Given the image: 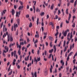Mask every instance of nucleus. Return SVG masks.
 I'll return each mask as SVG.
<instances>
[{"mask_svg": "<svg viewBox=\"0 0 77 77\" xmlns=\"http://www.w3.org/2000/svg\"><path fill=\"white\" fill-rule=\"evenodd\" d=\"M20 13H21V11H19V12H18V11H17V13L16 15V17H19V15H20Z\"/></svg>", "mask_w": 77, "mask_h": 77, "instance_id": "f257e3e1", "label": "nucleus"}, {"mask_svg": "<svg viewBox=\"0 0 77 77\" xmlns=\"http://www.w3.org/2000/svg\"><path fill=\"white\" fill-rule=\"evenodd\" d=\"M6 35L8 36V41L9 42L10 41V34H9V35H8V32H6Z\"/></svg>", "mask_w": 77, "mask_h": 77, "instance_id": "f03ea898", "label": "nucleus"}, {"mask_svg": "<svg viewBox=\"0 0 77 77\" xmlns=\"http://www.w3.org/2000/svg\"><path fill=\"white\" fill-rule=\"evenodd\" d=\"M14 57H15L16 56V51H14V52H12L11 53V56L12 57L13 55L14 54Z\"/></svg>", "mask_w": 77, "mask_h": 77, "instance_id": "7ed1b4c3", "label": "nucleus"}, {"mask_svg": "<svg viewBox=\"0 0 77 77\" xmlns=\"http://www.w3.org/2000/svg\"><path fill=\"white\" fill-rule=\"evenodd\" d=\"M14 30L15 31L16 30V28H17L18 27V25L17 24H15V23H14Z\"/></svg>", "mask_w": 77, "mask_h": 77, "instance_id": "20e7f679", "label": "nucleus"}, {"mask_svg": "<svg viewBox=\"0 0 77 77\" xmlns=\"http://www.w3.org/2000/svg\"><path fill=\"white\" fill-rule=\"evenodd\" d=\"M70 32H69L68 34L67 35V40L69 41L71 39L69 38L70 36Z\"/></svg>", "mask_w": 77, "mask_h": 77, "instance_id": "39448f33", "label": "nucleus"}, {"mask_svg": "<svg viewBox=\"0 0 77 77\" xmlns=\"http://www.w3.org/2000/svg\"><path fill=\"white\" fill-rule=\"evenodd\" d=\"M63 34V35L65 37H66V36L67 34V31L66 30L64 32L63 31V32L62 33Z\"/></svg>", "mask_w": 77, "mask_h": 77, "instance_id": "423d86ee", "label": "nucleus"}, {"mask_svg": "<svg viewBox=\"0 0 77 77\" xmlns=\"http://www.w3.org/2000/svg\"><path fill=\"white\" fill-rule=\"evenodd\" d=\"M11 13H12V15L13 16L15 14V11L14 10V9H12Z\"/></svg>", "mask_w": 77, "mask_h": 77, "instance_id": "0eeeda50", "label": "nucleus"}, {"mask_svg": "<svg viewBox=\"0 0 77 77\" xmlns=\"http://www.w3.org/2000/svg\"><path fill=\"white\" fill-rule=\"evenodd\" d=\"M49 39L51 40V41H53V38L51 37V36H49L48 37Z\"/></svg>", "mask_w": 77, "mask_h": 77, "instance_id": "6e6552de", "label": "nucleus"}, {"mask_svg": "<svg viewBox=\"0 0 77 77\" xmlns=\"http://www.w3.org/2000/svg\"><path fill=\"white\" fill-rule=\"evenodd\" d=\"M5 50H7V51H6L7 52L8 51V48L7 46H5Z\"/></svg>", "mask_w": 77, "mask_h": 77, "instance_id": "1a4fd4ad", "label": "nucleus"}, {"mask_svg": "<svg viewBox=\"0 0 77 77\" xmlns=\"http://www.w3.org/2000/svg\"><path fill=\"white\" fill-rule=\"evenodd\" d=\"M10 38V42H12L13 40V37H12L11 35L10 36V37L9 39Z\"/></svg>", "mask_w": 77, "mask_h": 77, "instance_id": "9d476101", "label": "nucleus"}, {"mask_svg": "<svg viewBox=\"0 0 77 77\" xmlns=\"http://www.w3.org/2000/svg\"><path fill=\"white\" fill-rule=\"evenodd\" d=\"M53 68V66L52 65H51V68H50V71L51 73L52 72V69Z\"/></svg>", "mask_w": 77, "mask_h": 77, "instance_id": "9b49d317", "label": "nucleus"}, {"mask_svg": "<svg viewBox=\"0 0 77 77\" xmlns=\"http://www.w3.org/2000/svg\"><path fill=\"white\" fill-rule=\"evenodd\" d=\"M70 35H71V36L70 37V38L71 40V39H72V37H73L72 32H71Z\"/></svg>", "mask_w": 77, "mask_h": 77, "instance_id": "f8f14e48", "label": "nucleus"}, {"mask_svg": "<svg viewBox=\"0 0 77 77\" xmlns=\"http://www.w3.org/2000/svg\"><path fill=\"white\" fill-rule=\"evenodd\" d=\"M36 11L37 12H40V10L38 8H37Z\"/></svg>", "mask_w": 77, "mask_h": 77, "instance_id": "ddd939ff", "label": "nucleus"}, {"mask_svg": "<svg viewBox=\"0 0 77 77\" xmlns=\"http://www.w3.org/2000/svg\"><path fill=\"white\" fill-rule=\"evenodd\" d=\"M54 50L53 49H52L51 50H50L49 51V52L50 53H52L53 51Z\"/></svg>", "mask_w": 77, "mask_h": 77, "instance_id": "4468645a", "label": "nucleus"}, {"mask_svg": "<svg viewBox=\"0 0 77 77\" xmlns=\"http://www.w3.org/2000/svg\"><path fill=\"white\" fill-rule=\"evenodd\" d=\"M54 7V4H53L51 7V10H53V9Z\"/></svg>", "mask_w": 77, "mask_h": 77, "instance_id": "2eb2a0df", "label": "nucleus"}, {"mask_svg": "<svg viewBox=\"0 0 77 77\" xmlns=\"http://www.w3.org/2000/svg\"><path fill=\"white\" fill-rule=\"evenodd\" d=\"M39 21V19L38 18L37 19V25H38V24Z\"/></svg>", "mask_w": 77, "mask_h": 77, "instance_id": "dca6fc26", "label": "nucleus"}, {"mask_svg": "<svg viewBox=\"0 0 77 77\" xmlns=\"http://www.w3.org/2000/svg\"><path fill=\"white\" fill-rule=\"evenodd\" d=\"M32 26V22H30V23L29 25V27L31 28Z\"/></svg>", "mask_w": 77, "mask_h": 77, "instance_id": "f3484780", "label": "nucleus"}, {"mask_svg": "<svg viewBox=\"0 0 77 77\" xmlns=\"http://www.w3.org/2000/svg\"><path fill=\"white\" fill-rule=\"evenodd\" d=\"M68 10H69V8H67L66 11V13L68 14H69Z\"/></svg>", "mask_w": 77, "mask_h": 77, "instance_id": "a211bd4d", "label": "nucleus"}, {"mask_svg": "<svg viewBox=\"0 0 77 77\" xmlns=\"http://www.w3.org/2000/svg\"><path fill=\"white\" fill-rule=\"evenodd\" d=\"M71 18V14H70V13H69V19H68V20L69 21L70 19Z\"/></svg>", "mask_w": 77, "mask_h": 77, "instance_id": "6ab92c4d", "label": "nucleus"}, {"mask_svg": "<svg viewBox=\"0 0 77 77\" xmlns=\"http://www.w3.org/2000/svg\"><path fill=\"white\" fill-rule=\"evenodd\" d=\"M75 69H76V70L77 71V67H75V66H74V68L73 69V70H74Z\"/></svg>", "mask_w": 77, "mask_h": 77, "instance_id": "aec40b11", "label": "nucleus"}, {"mask_svg": "<svg viewBox=\"0 0 77 77\" xmlns=\"http://www.w3.org/2000/svg\"><path fill=\"white\" fill-rule=\"evenodd\" d=\"M45 14V13L44 12H43L41 14H40V15L42 16L44 15Z\"/></svg>", "mask_w": 77, "mask_h": 77, "instance_id": "412c9836", "label": "nucleus"}, {"mask_svg": "<svg viewBox=\"0 0 77 77\" xmlns=\"http://www.w3.org/2000/svg\"><path fill=\"white\" fill-rule=\"evenodd\" d=\"M57 72V69H55V71H54L53 72V73H55L56 74Z\"/></svg>", "mask_w": 77, "mask_h": 77, "instance_id": "4be33fe9", "label": "nucleus"}, {"mask_svg": "<svg viewBox=\"0 0 77 77\" xmlns=\"http://www.w3.org/2000/svg\"><path fill=\"white\" fill-rule=\"evenodd\" d=\"M66 42L65 41L64 42V45H63V47H65L66 46Z\"/></svg>", "mask_w": 77, "mask_h": 77, "instance_id": "5701e85b", "label": "nucleus"}, {"mask_svg": "<svg viewBox=\"0 0 77 77\" xmlns=\"http://www.w3.org/2000/svg\"><path fill=\"white\" fill-rule=\"evenodd\" d=\"M58 18V16L57 15H56V17L55 18H54V20H57V19Z\"/></svg>", "mask_w": 77, "mask_h": 77, "instance_id": "b1692460", "label": "nucleus"}, {"mask_svg": "<svg viewBox=\"0 0 77 77\" xmlns=\"http://www.w3.org/2000/svg\"><path fill=\"white\" fill-rule=\"evenodd\" d=\"M34 61H35V62H36V64H37V63L38 62V60H36V59L35 58Z\"/></svg>", "mask_w": 77, "mask_h": 77, "instance_id": "393cba45", "label": "nucleus"}, {"mask_svg": "<svg viewBox=\"0 0 77 77\" xmlns=\"http://www.w3.org/2000/svg\"><path fill=\"white\" fill-rule=\"evenodd\" d=\"M19 3L20 4V5H21V6L23 5V3L21 1H19Z\"/></svg>", "mask_w": 77, "mask_h": 77, "instance_id": "a878e982", "label": "nucleus"}, {"mask_svg": "<svg viewBox=\"0 0 77 77\" xmlns=\"http://www.w3.org/2000/svg\"><path fill=\"white\" fill-rule=\"evenodd\" d=\"M67 48H66V47H65V48H64V52H65V51H66V50H67Z\"/></svg>", "mask_w": 77, "mask_h": 77, "instance_id": "bb28decb", "label": "nucleus"}, {"mask_svg": "<svg viewBox=\"0 0 77 77\" xmlns=\"http://www.w3.org/2000/svg\"><path fill=\"white\" fill-rule=\"evenodd\" d=\"M33 9L34 10V13H35V7L34 5H33Z\"/></svg>", "mask_w": 77, "mask_h": 77, "instance_id": "cd10ccee", "label": "nucleus"}, {"mask_svg": "<svg viewBox=\"0 0 77 77\" xmlns=\"http://www.w3.org/2000/svg\"><path fill=\"white\" fill-rule=\"evenodd\" d=\"M33 3H35L34 4V5H35L36 4V1H33Z\"/></svg>", "mask_w": 77, "mask_h": 77, "instance_id": "c85d7f7f", "label": "nucleus"}, {"mask_svg": "<svg viewBox=\"0 0 77 77\" xmlns=\"http://www.w3.org/2000/svg\"><path fill=\"white\" fill-rule=\"evenodd\" d=\"M63 23L62 22L60 24V27L61 28L63 27Z\"/></svg>", "mask_w": 77, "mask_h": 77, "instance_id": "c756f323", "label": "nucleus"}, {"mask_svg": "<svg viewBox=\"0 0 77 77\" xmlns=\"http://www.w3.org/2000/svg\"><path fill=\"white\" fill-rule=\"evenodd\" d=\"M30 65L31 66V63H29L27 66V67L29 68V67Z\"/></svg>", "mask_w": 77, "mask_h": 77, "instance_id": "7c9ffc66", "label": "nucleus"}, {"mask_svg": "<svg viewBox=\"0 0 77 77\" xmlns=\"http://www.w3.org/2000/svg\"><path fill=\"white\" fill-rule=\"evenodd\" d=\"M74 2V0H71L70 1V2L71 3H73V2Z\"/></svg>", "mask_w": 77, "mask_h": 77, "instance_id": "2f4dec72", "label": "nucleus"}, {"mask_svg": "<svg viewBox=\"0 0 77 77\" xmlns=\"http://www.w3.org/2000/svg\"><path fill=\"white\" fill-rule=\"evenodd\" d=\"M73 54V52H71V53H70V54L68 56L69 57L70 56H71V55L72 54Z\"/></svg>", "mask_w": 77, "mask_h": 77, "instance_id": "473e14b6", "label": "nucleus"}, {"mask_svg": "<svg viewBox=\"0 0 77 77\" xmlns=\"http://www.w3.org/2000/svg\"><path fill=\"white\" fill-rule=\"evenodd\" d=\"M18 53L19 54V55H20V54H21V52L20 51V50H19L18 51Z\"/></svg>", "mask_w": 77, "mask_h": 77, "instance_id": "72a5a7b5", "label": "nucleus"}, {"mask_svg": "<svg viewBox=\"0 0 77 77\" xmlns=\"http://www.w3.org/2000/svg\"><path fill=\"white\" fill-rule=\"evenodd\" d=\"M6 10H5L3 11L2 12L3 13H4V14H5V12H6Z\"/></svg>", "mask_w": 77, "mask_h": 77, "instance_id": "f704fd0d", "label": "nucleus"}, {"mask_svg": "<svg viewBox=\"0 0 77 77\" xmlns=\"http://www.w3.org/2000/svg\"><path fill=\"white\" fill-rule=\"evenodd\" d=\"M36 73H37L36 72H35L34 75H35V77H37Z\"/></svg>", "mask_w": 77, "mask_h": 77, "instance_id": "c9c22d12", "label": "nucleus"}, {"mask_svg": "<svg viewBox=\"0 0 77 77\" xmlns=\"http://www.w3.org/2000/svg\"><path fill=\"white\" fill-rule=\"evenodd\" d=\"M45 49V45L44 44L43 45V48L42 50H44Z\"/></svg>", "mask_w": 77, "mask_h": 77, "instance_id": "e433bc0d", "label": "nucleus"}, {"mask_svg": "<svg viewBox=\"0 0 77 77\" xmlns=\"http://www.w3.org/2000/svg\"><path fill=\"white\" fill-rule=\"evenodd\" d=\"M59 34V32H57V33H56V34H55V36H57Z\"/></svg>", "mask_w": 77, "mask_h": 77, "instance_id": "4c0bfd02", "label": "nucleus"}, {"mask_svg": "<svg viewBox=\"0 0 77 77\" xmlns=\"http://www.w3.org/2000/svg\"><path fill=\"white\" fill-rule=\"evenodd\" d=\"M75 23H74L73 25H72V26L74 28L75 27Z\"/></svg>", "mask_w": 77, "mask_h": 77, "instance_id": "58836bf2", "label": "nucleus"}, {"mask_svg": "<svg viewBox=\"0 0 77 77\" xmlns=\"http://www.w3.org/2000/svg\"><path fill=\"white\" fill-rule=\"evenodd\" d=\"M20 45H24L23 42H20Z\"/></svg>", "mask_w": 77, "mask_h": 77, "instance_id": "ea45409f", "label": "nucleus"}, {"mask_svg": "<svg viewBox=\"0 0 77 77\" xmlns=\"http://www.w3.org/2000/svg\"><path fill=\"white\" fill-rule=\"evenodd\" d=\"M18 30H17V32H16V35H18Z\"/></svg>", "mask_w": 77, "mask_h": 77, "instance_id": "a19ab883", "label": "nucleus"}, {"mask_svg": "<svg viewBox=\"0 0 77 77\" xmlns=\"http://www.w3.org/2000/svg\"><path fill=\"white\" fill-rule=\"evenodd\" d=\"M61 35H62V33H61V32H60L59 34V38H60L61 36Z\"/></svg>", "mask_w": 77, "mask_h": 77, "instance_id": "79ce46f5", "label": "nucleus"}, {"mask_svg": "<svg viewBox=\"0 0 77 77\" xmlns=\"http://www.w3.org/2000/svg\"><path fill=\"white\" fill-rule=\"evenodd\" d=\"M62 77V74L61 73H60L59 74V77Z\"/></svg>", "mask_w": 77, "mask_h": 77, "instance_id": "37998d69", "label": "nucleus"}, {"mask_svg": "<svg viewBox=\"0 0 77 77\" xmlns=\"http://www.w3.org/2000/svg\"><path fill=\"white\" fill-rule=\"evenodd\" d=\"M58 15H59L60 14V13H61L60 11L59 10H58Z\"/></svg>", "mask_w": 77, "mask_h": 77, "instance_id": "c03bdc74", "label": "nucleus"}, {"mask_svg": "<svg viewBox=\"0 0 77 77\" xmlns=\"http://www.w3.org/2000/svg\"><path fill=\"white\" fill-rule=\"evenodd\" d=\"M62 3H60V2L58 4V6L59 7H60L61 6V4Z\"/></svg>", "mask_w": 77, "mask_h": 77, "instance_id": "a18cd8bd", "label": "nucleus"}, {"mask_svg": "<svg viewBox=\"0 0 77 77\" xmlns=\"http://www.w3.org/2000/svg\"><path fill=\"white\" fill-rule=\"evenodd\" d=\"M52 55V54H50V55H49V57L48 58H50L51 57V56Z\"/></svg>", "mask_w": 77, "mask_h": 77, "instance_id": "49530a36", "label": "nucleus"}, {"mask_svg": "<svg viewBox=\"0 0 77 77\" xmlns=\"http://www.w3.org/2000/svg\"><path fill=\"white\" fill-rule=\"evenodd\" d=\"M61 44V42H60L59 44V45H58V47H60Z\"/></svg>", "mask_w": 77, "mask_h": 77, "instance_id": "de8ad7c7", "label": "nucleus"}, {"mask_svg": "<svg viewBox=\"0 0 77 77\" xmlns=\"http://www.w3.org/2000/svg\"><path fill=\"white\" fill-rule=\"evenodd\" d=\"M12 72V71H11L10 72H9V73L8 74V75H11Z\"/></svg>", "mask_w": 77, "mask_h": 77, "instance_id": "09e8293b", "label": "nucleus"}, {"mask_svg": "<svg viewBox=\"0 0 77 77\" xmlns=\"http://www.w3.org/2000/svg\"><path fill=\"white\" fill-rule=\"evenodd\" d=\"M70 41V40H69H69H68V41L67 42V43H66V45H68V44H69V41Z\"/></svg>", "mask_w": 77, "mask_h": 77, "instance_id": "8fccbe9b", "label": "nucleus"}, {"mask_svg": "<svg viewBox=\"0 0 77 77\" xmlns=\"http://www.w3.org/2000/svg\"><path fill=\"white\" fill-rule=\"evenodd\" d=\"M76 60L75 59L73 61V62L74 64H75Z\"/></svg>", "mask_w": 77, "mask_h": 77, "instance_id": "3c124183", "label": "nucleus"}, {"mask_svg": "<svg viewBox=\"0 0 77 77\" xmlns=\"http://www.w3.org/2000/svg\"><path fill=\"white\" fill-rule=\"evenodd\" d=\"M50 25H51V26L54 25L53 23H52V22H50Z\"/></svg>", "mask_w": 77, "mask_h": 77, "instance_id": "603ef678", "label": "nucleus"}, {"mask_svg": "<svg viewBox=\"0 0 77 77\" xmlns=\"http://www.w3.org/2000/svg\"><path fill=\"white\" fill-rule=\"evenodd\" d=\"M3 55V57H5V53L4 52H3L2 53Z\"/></svg>", "mask_w": 77, "mask_h": 77, "instance_id": "864d4df0", "label": "nucleus"}, {"mask_svg": "<svg viewBox=\"0 0 77 77\" xmlns=\"http://www.w3.org/2000/svg\"><path fill=\"white\" fill-rule=\"evenodd\" d=\"M32 21L34 22V17H33V16L32 17Z\"/></svg>", "mask_w": 77, "mask_h": 77, "instance_id": "5fc2aeb1", "label": "nucleus"}, {"mask_svg": "<svg viewBox=\"0 0 77 77\" xmlns=\"http://www.w3.org/2000/svg\"><path fill=\"white\" fill-rule=\"evenodd\" d=\"M26 17L27 18H29V14H27V15H26Z\"/></svg>", "mask_w": 77, "mask_h": 77, "instance_id": "6e6d98bb", "label": "nucleus"}, {"mask_svg": "<svg viewBox=\"0 0 77 77\" xmlns=\"http://www.w3.org/2000/svg\"><path fill=\"white\" fill-rule=\"evenodd\" d=\"M38 42V40L37 39H36L35 41L34 42V43L35 44L36 43H37Z\"/></svg>", "mask_w": 77, "mask_h": 77, "instance_id": "4d7b16f0", "label": "nucleus"}, {"mask_svg": "<svg viewBox=\"0 0 77 77\" xmlns=\"http://www.w3.org/2000/svg\"><path fill=\"white\" fill-rule=\"evenodd\" d=\"M69 57L68 56L67 59V61H69Z\"/></svg>", "mask_w": 77, "mask_h": 77, "instance_id": "13d9d810", "label": "nucleus"}, {"mask_svg": "<svg viewBox=\"0 0 77 77\" xmlns=\"http://www.w3.org/2000/svg\"><path fill=\"white\" fill-rule=\"evenodd\" d=\"M42 31L43 32V31L44 30V27H43V26H42Z\"/></svg>", "mask_w": 77, "mask_h": 77, "instance_id": "bf43d9fd", "label": "nucleus"}, {"mask_svg": "<svg viewBox=\"0 0 77 77\" xmlns=\"http://www.w3.org/2000/svg\"><path fill=\"white\" fill-rule=\"evenodd\" d=\"M77 4V2L76 1L75 2L74 5H76Z\"/></svg>", "mask_w": 77, "mask_h": 77, "instance_id": "052dcab7", "label": "nucleus"}, {"mask_svg": "<svg viewBox=\"0 0 77 77\" xmlns=\"http://www.w3.org/2000/svg\"><path fill=\"white\" fill-rule=\"evenodd\" d=\"M21 8V6H20V7L18 8V9L19 10H20Z\"/></svg>", "mask_w": 77, "mask_h": 77, "instance_id": "680f3d73", "label": "nucleus"}, {"mask_svg": "<svg viewBox=\"0 0 77 77\" xmlns=\"http://www.w3.org/2000/svg\"><path fill=\"white\" fill-rule=\"evenodd\" d=\"M9 64H10V62H8V63H7V67L9 65Z\"/></svg>", "mask_w": 77, "mask_h": 77, "instance_id": "e2e57ef3", "label": "nucleus"}, {"mask_svg": "<svg viewBox=\"0 0 77 77\" xmlns=\"http://www.w3.org/2000/svg\"><path fill=\"white\" fill-rule=\"evenodd\" d=\"M70 3L69 2L68 3H67V6L68 7H69L70 5Z\"/></svg>", "mask_w": 77, "mask_h": 77, "instance_id": "0e129e2a", "label": "nucleus"}, {"mask_svg": "<svg viewBox=\"0 0 77 77\" xmlns=\"http://www.w3.org/2000/svg\"><path fill=\"white\" fill-rule=\"evenodd\" d=\"M51 26H52V29H54V24L53 25H51Z\"/></svg>", "mask_w": 77, "mask_h": 77, "instance_id": "69168bd1", "label": "nucleus"}, {"mask_svg": "<svg viewBox=\"0 0 77 77\" xmlns=\"http://www.w3.org/2000/svg\"><path fill=\"white\" fill-rule=\"evenodd\" d=\"M30 44H29L27 46V47L28 48L30 46Z\"/></svg>", "mask_w": 77, "mask_h": 77, "instance_id": "338daca9", "label": "nucleus"}, {"mask_svg": "<svg viewBox=\"0 0 77 77\" xmlns=\"http://www.w3.org/2000/svg\"><path fill=\"white\" fill-rule=\"evenodd\" d=\"M44 23H43V22H42V26H44Z\"/></svg>", "mask_w": 77, "mask_h": 77, "instance_id": "774afa93", "label": "nucleus"}]
</instances>
